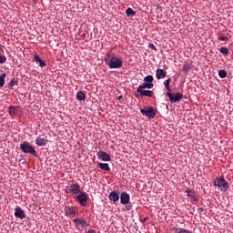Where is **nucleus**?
Listing matches in <instances>:
<instances>
[{
    "label": "nucleus",
    "mask_w": 233,
    "mask_h": 233,
    "mask_svg": "<svg viewBox=\"0 0 233 233\" xmlns=\"http://www.w3.org/2000/svg\"><path fill=\"white\" fill-rule=\"evenodd\" d=\"M171 81H172L171 78H167L164 82V86H165L166 90H167L166 96L169 98V101L171 104L179 103V101H181V99H183V94H181V93L172 94V89L170 88Z\"/></svg>",
    "instance_id": "nucleus-1"
},
{
    "label": "nucleus",
    "mask_w": 233,
    "mask_h": 233,
    "mask_svg": "<svg viewBox=\"0 0 233 233\" xmlns=\"http://www.w3.org/2000/svg\"><path fill=\"white\" fill-rule=\"evenodd\" d=\"M213 185L214 187H217L218 190H220L221 192H227V190L230 188L228 182L225 180V177L223 176L217 177L213 181Z\"/></svg>",
    "instance_id": "nucleus-2"
},
{
    "label": "nucleus",
    "mask_w": 233,
    "mask_h": 233,
    "mask_svg": "<svg viewBox=\"0 0 233 233\" xmlns=\"http://www.w3.org/2000/svg\"><path fill=\"white\" fill-rule=\"evenodd\" d=\"M108 58L109 59H106V65H107L110 68V70L115 69V68H121V66H123V59L113 56H110V54H108Z\"/></svg>",
    "instance_id": "nucleus-3"
},
{
    "label": "nucleus",
    "mask_w": 233,
    "mask_h": 233,
    "mask_svg": "<svg viewBox=\"0 0 233 233\" xmlns=\"http://www.w3.org/2000/svg\"><path fill=\"white\" fill-rule=\"evenodd\" d=\"M20 149L22 152H24V154H31V156L37 157V151L34 149V147H32L28 141H24L20 145Z\"/></svg>",
    "instance_id": "nucleus-4"
},
{
    "label": "nucleus",
    "mask_w": 233,
    "mask_h": 233,
    "mask_svg": "<svg viewBox=\"0 0 233 233\" xmlns=\"http://www.w3.org/2000/svg\"><path fill=\"white\" fill-rule=\"evenodd\" d=\"M140 112L142 116H145L147 119H154V117H156V109L152 106H145L140 109Z\"/></svg>",
    "instance_id": "nucleus-5"
},
{
    "label": "nucleus",
    "mask_w": 233,
    "mask_h": 233,
    "mask_svg": "<svg viewBox=\"0 0 233 233\" xmlns=\"http://www.w3.org/2000/svg\"><path fill=\"white\" fill-rule=\"evenodd\" d=\"M65 214L67 218H76L79 214V211L76 207L66 206Z\"/></svg>",
    "instance_id": "nucleus-6"
},
{
    "label": "nucleus",
    "mask_w": 233,
    "mask_h": 233,
    "mask_svg": "<svg viewBox=\"0 0 233 233\" xmlns=\"http://www.w3.org/2000/svg\"><path fill=\"white\" fill-rule=\"evenodd\" d=\"M76 201H78L79 205L81 207H87L88 205V197L86 196V193L85 192H80L78 193V196H76Z\"/></svg>",
    "instance_id": "nucleus-7"
},
{
    "label": "nucleus",
    "mask_w": 233,
    "mask_h": 233,
    "mask_svg": "<svg viewBox=\"0 0 233 233\" xmlns=\"http://www.w3.org/2000/svg\"><path fill=\"white\" fill-rule=\"evenodd\" d=\"M73 223L75 224V228H76V230H80L81 228H85L88 227V223H86V220L81 218H76L73 219Z\"/></svg>",
    "instance_id": "nucleus-8"
},
{
    "label": "nucleus",
    "mask_w": 233,
    "mask_h": 233,
    "mask_svg": "<svg viewBox=\"0 0 233 233\" xmlns=\"http://www.w3.org/2000/svg\"><path fill=\"white\" fill-rule=\"evenodd\" d=\"M154 97V92L145 89H137L135 97Z\"/></svg>",
    "instance_id": "nucleus-9"
},
{
    "label": "nucleus",
    "mask_w": 233,
    "mask_h": 233,
    "mask_svg": "<svg viewBox=\"0 0 233 233\" xmlns=\"http://www.w3.org/2000/svg\"><path fill=\"white\" fill-rule=\"evenodd\" d=\"M67 192L68 194H80L81 187L79 186V184H71L67 188Z\"/></svg>",
    "instance_id": "nucleus-10"
},
{
    "label": "nucleus",
    "mask_w": 233,
    "mask_h": 233,
    "mask_svg": "<svg viewBox=\"0 0 233 233\" xmlns=\"http://www.w3.org/2000/svg\"><path fill=\"white\" fill-rule=\"evenodd\" d=\"M15 217L19 219H25V218H26V214H25V210H23L21 207H16L15 208Z\"/></svg>",
    "instance_id": "nucleus-11"
},
{
    "label": "nucleus",
    "mask_w": 233,
    "mask_h": 233,
    "mask_svg": "<svg viewBox=\"0 0 233 233\" xmlns=\"http://www.w3.org/2000/svg\"><path fill=\"white\" fill-rule=\"evenodd\" d=\"M98 159H100L101 161H110L112 158L110 157V155H108L106 152L105 151H100L96 154Z\"/></svg>",
    "instance_id": "nucleus-12"
},
{
    "label": "nucleus",
    "mask_w": 233,
    "mask_h": 233,
    "mask_svg": "<svg viewBox=\"0 0 233 233\" xmlns=\"http://www.w3.org/2000/svg\"><path fill=\"white\" fill-rule=\"evenodd\" d=\"M130 201V195L127 192H122L120 195V203L125 205Z\"/></svg>",
    "instance_id": "nucleus-13"
},
{
    "label": "nucleus",
    "mask_w": 233,
    "mask_h": 233,
    "mask_svg": "<svg viewBox=\"0 0 233 233\" xmlns=\"http://www.w3.org/2000/svg\"><path fill=\"white\" fill-rule=\"evenodd\" d=\"M109 199L110 201H113V203H117V201H119V193L116 190L111 191L109 194Z\"/></svg>",
    "instance_id": "nucleus-14"
},
{
    "label": "nucleus",
    "mask_w": 233,
    "mask_h": 233,
    "mask_svg": "<svg viewBox=\"0 0 233 233\" xmlns=\"http://www.w3.org/2000/svg\"><path fill=\"white\" fill-rule=\"evenodd\" d=\"M35 143L37 145V147H45L46 143H48V139L38 137L35 138Z\"/></svg>",
    "instance_id": "nucleus-15"
},
{
    "label": "nucleus",
    "mask_w": 233,
    "mask_h": 233,
    "mask_svg": "<svg viewBox=\"0 0 233 233\" xmlns=\"http://www.w3.org/2000/svg\"><path fill=\"white\" fill-rule=\"evenodd\" d=\"M156 77L157 79H165V77H167V72H165V69H157Z\"/></svg>",
    "instance_id": "nucleus-16"
},
{
    "label": "nucleus",
    "mask_w": 233,
    "mask_h": 233,
    "mask_svg": "<svg viewBox=\"0 0 233 233\" xmlns=\"http://www.w3.org/2000/svg\"><path fill=\"white\" fill-rule=\"evenodd\" d=\"M145 88H154V84H150L148 82H144L142 85H140L137 90H145Z\"/></svg>",
    "instance_id": "nucleus-17"
},
{
    "label": "nucleus",
    "mask_w": 233,
    "mask_h": 233,
    "mask_svg": "<svg viewBox=\"0 0 233 233\" xmlns=\"http://www.w3.org/2000/svg\"><path fill=\"white\" fill-rule=\"evenodd\" d=\"M34 59L36 63H39V66H41V68H44L45 66H46V62H45L43 59H41V57H39L37 56V54H35L34 56Z\"/></svg>",
    "instance_id": "nucleus-18"
},
{
    "label": "nucleus",
    "mask_w": 233,
    "mask_h": 233,
    "mask_svg": "<svg viewBox=\"0 0 233 233\" xmlns=\"http://www.w3.org/2000/svg\"><path fill=\"white\" fill-rule=\"evenodd\" d=\"M18 110L16 106H9V116L14 117V116H17Z\"/></svg>",
    "instance_id": "nucleus-19"
},
{
    "label": "nucleus",
    "mask_w": 233,
    "mask_h": 233,
    "mask_svg": "<svg viewBox=\"0 0 233 233\" xmlns=\"http://www.w3.org/2000/svg\"><path fill=\"white\" fill-rule=\"evenodd\" d=\"M76 99L78 101H85V99H86V94H85V92H83V91H79L76 94Z\"/></svg>",
    "instance_id": "nucleus-20"
},
{
    "label": "nucleus",
    "mask_w": 233,
    "mask_h": 233,
    "mask_svg": "<svg viewBox=\"0 0 233 233\" xmlns=\"http://www.w3.org/2000/svg\"><path fill=\"white\" fill-rule=\"evenodd\" d=\"M101 170H105L106 172H110V166L106 163H98Z\"/></svg>",
    "instance_id": "nucleus-21"
},
{
    "label": "nucleus",
    "mask_w": 233,
    "mask_h": 233,
    "mask_svg": "<svg viewBox=\"0 0 233 233\" xmlns=\"http://www.w3.org/2000/svg\"><path fill=\"white\" fill-rule=\"evenodd\" d=\"M186 192H187L188 198H190L194 201H198V198H196V192H194L193 190H190V189L186 190Z\"/></svg>",
    "instance_id": "nucleus-22"
},
{
    "label": "nucleus",
    "mask_w": 233,
    "mask_h": 233,
    "mask_svg": "<svg viewBox=\"0 0 233 233\" xmlns=\"http://www.w3.org/2000/svg\"><path fill=\"white\" fill-rule=\"evenodd\" d=\"M126 14H127V17H134V15H136V11H134V9H132L131 7H128L126 10Z\"/></svg>",
    "instance_id": "nucleus-23"
},
{
    "label": "nucleus",
    "mask_w": 233,
    "mask_h": 233,
    "mask_svg": "<svg viewBox=\"0 0 233 233\" xmlns=\"http://www.w3.org/2000/svg\"><path fill=\"white\" fill-rule=\"evenodd\" d=\"M5 79H6V73H3L0 76V88H3V86H5Z\"/></svg>",
    "instance_id": "nucleus-24"
},
{
    "label": "nucleus",
    "mask_w": 233,
    "mask_h": 233,
    "mask_svg": "<svg viewBox=\"0 0 233 233\" xmlns=\"http://www.w3.org/2000/svg\"><path fill=\"white\" fill-rule=\"evenodd\" d=\"M19 83V79L18 78H13L11 80V82L9 83V88H14V86H17Z\"/></svg>",
    "instance_id": "nucleus-25"
},
{
    "label": "nucleus",
    "mask_w": 233,
    "mask_h": 233,
    "mask_svg": "<svg viewBox=\"0 0 233 233\" xmlns=\"http://www.w3.org/2000/svg\"><path fill=\"white\" fill-rule=\"evenodd\" d=\"M144 81H145L146 83L153 84V82H154V76L148 75V76H147L144 78Z\"/></svg>",
    "instance_id": "nucleus-26"
},
{
    "label": "nucleus",
    "mask_w": 233,
    "mask_h": 233,
    "mask_svg": "<svg viewBox=\"0 0 233 233\" xmlns=\"http://www.w3.org/2000/svg\"><path fill=\"white\" fill-rule=\"evenodd\" d=\"M218 76L221 79H225L227 77V71L226 70H220L218 71Z\"/></svg>",
    "instance_id": "nucleus-27"
},
{
    "label": "nucleus",
    "mask_w": 233,
    "mask_h": 233,
    "mask_svg": "<svg viewBox=\"0 0 233 233\" xmlns=\"http://www.w3.org/2000/svg\"><path fill=\"white\" fill-rule=\"evenodd\" d=\"M190 68H191V67H190V64L186 63V64H184L182 70H183L184 72H190Z\"/></svg>",
    "instance_id": "nucleus-28"
},
{
    "label": "nucleus",
    "mask_w": 233,
    "mask_h": 233,
    "mask_svg": "<svg viewBox=\"0 0 233 233\" xmlns=\"http://www.w3.org/2000/svg\"><path fill=\"white\" fill-rule=\"evenodd\" d=\"M219 52H221L224 56H228V48H227V47H221L220 49H219Z\"/></svg>",
    "instance_id": "nucleus-29"
},
{
    "label": "nucleus",
    "mask_w": 233,
    "mask_h": 233,
    "mask_svg": "<svg viewBox=\"0 0 233 233\" xmlns=\"http://www.w3.org/2000/svg\"><path fill=\"white\" fill-rule=\"evenodd\" d=\"M6 63V56H0V65Z\"/></svg>",
    "instance_id": "nucleus-30"
},
{
    "label": "nucleus",
    "mask_w": 233,
    "mask_h": 233,
    "mask_svg": "<svg viewBox=\"0 0 233 233\" xmlns=\"http://www.w3.org/2000/svg\"><path fill=\"white\" fill-rule=\"evenodd\" d=\"M124 205H126V210H132V204L130 201Z\"/></svg>",
    "instance_id": "nucleus-31"
},
{
    "label": "nucleus",
    "mask_w": 233,
    "mask_h": 233,
    "mask_svg": "<svg viewBox=\"0 0 233 233\" xmlns=\"http://www.w3.org/2000/svg\"><path fill=\"white\" fill-rule=\"evenodd\" d=\"M218 41H228V36H218Z\"/></svg>",
    "instance_id": "nucleus-32"
},
{
    "label": "nucleus",
    "mask_w": 233,
    "mask_h": 233,
    "mask_svg": "<svg viewBox=\"0 0 233 233\" xmlns=\"http://www.w3.org/2000/svg\"><path fill=\"white\" fill-rule=\"evenodd\" d=\"M148 48H151L152 50H157V48L156 47V46H154V44H149Z\"/></svg>",
    "instance_id": "nucleus-33"
},
{
    "label": "nucleus",
    "mask_w": 233,
    "mask_h": 233,
    "mask_svg": "<svg viewBox=\"0 0 233 233\" xmlns=\"http://www.w3.org/2000/svg\"><path fill=\"white\" fill-rule=\"evenodd\" d=\"M198 212H205V208H200L198 209Z\"/></svg>",
    "instance_id": "nucleus-34"
},
{
    "label": "nucleus",
    "mask_w": 233,
    "mask_h": 233,
    "mask_svg": "<svg viewBox=\"0 0 233 233\" xmlns=\"http://www.w3.org/2000/svg\"><path fill=\"white\" fill-rule=\"evenodd\" d=\"M122 99H123V96H117V100H118V101H121Z\"/></svg>",
    "instance_id": "nucleus-35"
},
{
    "label": "nucleus",
    "mask_w": 233,
    "mask_h": 233,
    "mask_svg": "<svg viewBox=\"0 0 233 233\" xmlns=\"http://www.w3.org/2000/svg\"><path fill=\"white\" fill-rule=\"evenodd\" d=\"M88 233H96V230H94V229L89 230Z\"/></svg>",
    "instance_id": "nucleus-36"
},
{
    "label": "nucleus",
    "mask_w": 233,
    "mask_h": 233,
    "mask_svg": "<svg viewBox=\"0 0 233 233\" xmlns=\"http://www.w3.org/2000/svg\"><path fill=\"white\" fill-rule=\"evenodd\" d=\"M4 46L0 44V52L3 50Z\"/></svg>",
    "instance_id": "nucleus-37"
}]
</instances>
